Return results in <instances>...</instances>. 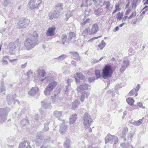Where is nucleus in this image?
<instances>
[{
  "label": "nucleus",
  "instance_id": "obj_63",
  "mask_svg": "<svg viewBox=\"0 0 148 148\" xmlns=\"http://www.w3.org/2000/svg\"><path fill=\"white\" fill-rule=\"evenodd\" d=\"M115 9L117 11H119L120 10V9L119 8V5L117 4L115 5Z\"/></svg>",
  "mask_w": 148,
  "mask_h": 148
},
{
  "label": "nucleus",
  "instance_id": "obj_22",
  "mask_svg": "<svg viewBox=\"0 0 148 148\" xmlns=\"http://www.w3.org/2000/svg\"><path fill=\"white\" fill-rule=\"evenodd\" d=\"M69 53L72 55L71 57L74 59L78 61L79 60V53L76 51H73L69 52Z\"/></svg>",
  "mask_w": 148,
  "mask_h": 148
},
{
  "label": "nucleus",
  "instance_id": "obj_40",
  "mask_svg": "<svg viewBox=\"0 0 148 148\" xmlns=\"http://www.w3.org/2000/svg\"><path fill=\"white\" fill-rule=\"evenodd\" d=\"M143 121V119H140L137 121H134L132 123V124L138 126L142 123Z\"/></svg>",
  "mask_w": 148,
  "mask_h": 148
},
{
  "label": "nucleus",
  "instance_id": "obj_59",
  "mask_svg": "<svg viewBox=\"0 0 148 148\" xmlns=\"http://www.w3.org/2000/svg\"><path fill=\"white\" fill-rule=\"evenodd\" d=\"M27 62H26L24 64H22L21 66V68L22 69L25 68L27 66Z\"/></svg>",
  "mask_w": 148,
  "mask_h": 148
},
{
  "label": "nucleus",
  "instance_id": "obj_13",
  "mask_svg": "<svg viewBox=\"0 0 148 148\" xmlns=\"http://www.w3.org/2000/svg\"><path fill=\"white\" fill-rule=\"evenodd\" d=\"M88 84H87L83 83L77 87V90L79 92H81L82 91L87 90L88 88Z\"/></svg>",
  "mask_w": 148,
  "mask_h": 148
},
{
  "label": "nucleus",
  "instance_id": "obj_31",
  "mask_svg": "<svg viewBox=\"0 0 148 148\" xmlns=\"http://www.w3.org/2000/svg\"><path fill=\"white\" fill-rule=\"evenodd\" d=\"M90 31L89 28V27H88L85 29V30L83 31L82 35L85 37L86 35L88 34H90Z\"/></svg>",
  "mask_w": 148,
  "mask_h": 148
},
{
  "label": "nucleus",
  "instance_id": "obj_62",
  "mask_svg": "<svg viewBox=\"0 0 148 148\" xmlns=\"http://www.w3.org/2000/svg\"><path fill=\"white\" fill-rule=\"evenodd\" d=\"M114 137H113V138H114ZM118 138L117 137V139L116 140V139H115L114 138H113L112 140V142H114V144H116L118 141Z\"/></svg>",
  "mask_w": 148,
  "mask_h": 148
},
{
  "label": "nucleus",
  "instance_id": "obj_37",
  "mask_svg": "<svg viewBox=\"0 0 148 148\" xmlns=\"http://www.w3.org/2000/svg\"><path fill=\"white\" fill-rule=\"evenodd\" d=\"M126 101L129 105L132 106L134 104V101L132 98L129 97L127 99Z\"/></svg>",
  "mask_w": 148,
  "mask_h": 148
},
{
  "label": "nucleus",
  "instance_id": "obj_53",
  "mask_svg": "<svg viewBox=\"0 0 148 148\" xmlns=\"http://www.w3.org/2000/svg\"><path fill=\"white\" fill-rule=\"evenodd\" d=\"M136 92L135 91L134 89H133L132 90H131L128 93V95L129 96H131L135 94Z\"/></svg>",
  "mask_w": 148,
  "mask_h": 148
},
{
  "label": "nucleus",
  "instance_id": "obj_33",
  "mask_svg": "<svg viewBox=\"0 0 148 148\" xmlns=\"http://www.w3.org/2000/svg\"><path fill=\"white\" fill-rule=\"evenodd\" d=\"M33 71L30 69L29 70L27 73V80H30L31 78L33 76Z\"/></svg>",
  "mask_w": 148,
  "mask_h": 148
},
{
  "label": "nucleus",
  "instance_id": "obj_24",
  "mask_svg": "<svg viewBox=\"0 0 148 148\" xmlns=\"http://www.w3.org/2000/svg\"><path fill=\"white\" fill-rule=\"evenodd\" d=\"M90 95L89 93L86 91L83 92L81 95L80 98L81 101L83 102L84 101L85 98H87Z\"/></svg>",
  "mask_w": 148,
  "mask_h": 148
},
{
  "label": "nucleus",
  "instance_id": "obj_56",
  "mask_svg": "<svg viewBox=\"0 0 148 148\" xmlns=\"http://www.w3.org/2000/svg\"><path fill=\"white\" fill-rule=\"evenodd\" d=\"M93 1L95 4L99 5L102 2V0H93Z\"/></svg>",
  "mask_w": 148,
  "mask_h": 148
},
{
  "label": "nucleus",
  "instance_id": "obj_5",
  "mask_svg": "<svg viewBox=\"0 0 148 148\" xmlns=\"http://www.w3.org/2000/svg\"><path fill=\"white\" fill-rule=\"evenodd\" d=\"M9 108H0V123H3L7 120L8 112L10 111Z\"/></svg>",
  "mask_w": 148,
  "mask_h": 148
},
{
  "label": "nucleus",
  "instance_id": "obj_2",
  "mask_svg": "<svg viewBox=\"0 0 148 148\" xmlns=\"http://www.w3.org/2000/svg\"><path fill=\"white\" fill-rule=\"evenodd\" d=\"M55 79V77L53 75H51L49 77H46L44 78L41 79L40 80L43 82L44 80L46 79L47 82L49 83V84L47 86L44 91L45 95H49L57 85V82L54 81Z\"/></svg>",
  "mask_w": 148,
  "mask_h": 148
},
{
  "label": "nucleus",
  "instance_id": "obj_64",
  "mask_svg": "<svg viewBox=\"0 0 148 148\" xmlns=\"http://www.w3.org/2000/svg\"><path fill=\"white\" fill-rule=\"evenodd\" d=\"M50 137H48L47 139H44V141L45 143H49V141L50 140Z\"/></svg>",
  "mask_w": 148,
  "mask_h": 148
},
{
  "label": "nucleus",
  "instance_id": "obj_28",
  "mask_svg": "<svg viewBox=\"0 0 148 148\" xmlns=\"http://www.w3.org/2000/svg\"><path fill=\"white\" fill-rule=\"evenodd\" d=\"M41 103L42 106L45 109H51L52 107L50 103H47L43 101H42Z\"/></svg>",
  "mask_w": 148,
  "mask_h": 148
},
{
  "label": "nucleus",
  "instance_id": "obj_6",
  "mask_svg": "<svg viewBox=\"0 0 148 148\" xmlns=\"http://www.w3.org/2000/svg\"><path fill=\"white\" fill-rule=\"evenodd\" d=\"M83 123L85 127H88L90 125L92 122L91 117L87 113H85L82 117Z\"/></svg>",
  "mask_w": 148,
  "mask_h": 148
},
{
  "label": "nucleus",
  "instance_id": "obj_38",
  "mask_svg": "<svg viewBox=\"0 0 148 148\" xmlns=\"http://www.w3.org/2000/svg\"><path fill=\"white\" fill-rule=\"evenodd\" d=\"M106 44V43L104 42L103 40H102L101 41V43L98 45V47L99 48L100 50H102L105 46Z\"/></svg>",
  "mask_w": 148,
  "mask_h": 148
},
{
  "label": "nucleus",
  "instance_id": "obj_12",
  "mask_svg": "<svg viewBox=\"0 0 148 148\" xmlns=\"http://www.w3.org/2000/svg\"><path fill=\"white\" fill-rule=\"evenodd\" d=\"M59 16V14L56 10H54L51 12L49 14V18L51 20L54 19L58 18Z\"/></svg>",
  "mask_w": 148,
  "mask_h": 148
},
{
  "label": "nucleus",
  "instance_id": "obj_9",
  "mask_svg": "<svg viewBox=\"0 0 148 148\" xmlns=\"http://www.w3.org/2000/svg\"><path fill=\"white\" fill-rule=\"evenodd\" d=\"M16 97V95L15 94L12 96L10 94L8 95L6 98V100L8 102V104L10 105L13 103L15 104L16 102L19 104V100H16L15 99Z\"/></svg>",
  "mask_w": 148,
  "mask_h": 148
},
{
  "label": "nucleus",
  "instance_id": "obj_4",
  "mask_svg": "<svg viewBox=\"0 0 148 148\" xmlns=\"http://www.w3.org/2000/svg\"><path fill=\"white\" fill-rule=\"evenodd\" d=\"M29 20L27 18H21L17 22L16 27L18 29L26 28L29 25Z\"/></svg>",
  "mask_w": 148,
  "mask_h": 148
},
{
  "label": "nucleus",
  "instance_id": "obj_49",
  "mask_svg": "<svg viewBox=\"0 0 148 148\" xmlns=\"http://www.w3.org/2000/svg\"><path fill=\"white\" fill-rule=\"evenodd\" d=\"M26 110V109L25 108H22L20 113L18 115V118H20V117L24 114L25 111Z\"/></svg>",
  "mask_w": 148,
  "mask_h": 148
},
{
  "label": "nucleus",
  "instance_id": "obj_34",
  "mask_svg": "<svg viewBox=\"0 0 148 148\" xmlns=\"http://www.w3.org/2000/svg\"><path fill=\"white\" fill-rule=\"evenodd\" d=\"M103 10L101 8H99L95 10L94 11L95 14L98 16H100L103 12Z\"/></svg>",
  "mask_w": 148,
  "mask_h": 148
},
{
  "label": "nucleus",
  "instance_id": "obj_8",
  "mask_svg": "<svg viewBox=\"0 0 148 148\" xmlns=\"http://www.w3.org/2000/svg\"><path fill=\"white\" fill-rule=\"evenodd\" d=\"M41 2L40 0H30L28 4V10H31L37 8Z\"/></svg>",
  "mask_w": 148,
  "mask_h": 148
},
{
  "label": "nucleus",
  "instance_id": "obj_26",
  "mask_svg": "<svg viewBox=\"0 0 148 148\" xmlns=\"http://www.w3.org/2000/svg\"><path fill=\"white\" fill-rule=\"evenodd\" d=\"M62 5V3H60L56 5L55 6L56 11L59 14L63 10Z\"/></svg>",
  "mask_w": 148,
  "mask_h": 148
},
{
  "label": "nucleus",
  "instance_id": "obj_41",
  "mask_svg": "<svg viewBox=\"0 0 148 148\" xmlns=\"http://www.w3.org/2000/svg\"><path fill=\"white\" fill-rule=\"evenodd\" d=\"M28 124V121L26 119H23L21 122V126L22 127L27 125Z\"/></svg>",
  "mask_w": 148,
  "mask_h": 148
},
{
  "label": "nucleus",
  "instance_id": "obj_52",
  "mask_svg": "<svg viewBox=\"0 0 148 148\" xmlns=\"http://www.w3.org/2000/svg\"><path fill=\"white\" fill-rule=\"evenodd\" d=\"M125 148H135L134 147H133V146L131 145L128 142L125 144Z\"/></svg>",
  "mask_w": 148,
  "mask_h": 148
},
{
  "label": "nucleus",
  "instance_id": "obj_50",
  "mask_svg": "<svg viewBox=\"0 0 148 148\" xmlns=\"http://www.w3.org/2000/svg\"><path fill=\"white\" fill-rule=\"evenodd\" d=\"M95 74L96 76L97 79L100 78L101 77L100 71L99 70H96L95 71Z\"/></svg>",
  "mask_w": 148,
  "mask_h": 148
},
{
  "label": "nucleus",
  "instance_id": "obj_58",
  "mask_svg": "<svg viewBox=\"0 0 148 148\" xmlns=\"http://www.w3.org/2000/svg\"><path fill=\"white\" fill-rule=\"evenodd\" d=\"M123 17V14L120 13V12H119L117 14V19L120 20Z\"/></svg>",
  "mask_w": 148,
  "mask_h": 148
},
{
  "label": "nucleus",
  "instance_id": "obj_16",
  "mask_svg": "<svg viewBox=\"0 0 148 148\" xmlns=\"http://www.w3.org/2000/svg\"><path fill=\"white\" fill-rule=\"evenodd\" d=\"M38 90L37 87H33L28 92V94L31 96L35 95L38 93Z\"/></svg>",
  "mask_w": 148,
  "mask_h": 148
},
{
  "label": "nucleus",
  "instance_id": "obj_54",
  "mask_svg": "<svg viewBox=\"0 0 148 148\" xmlns=\"http://www.w3.org/2000/svg\"><path fill=\"white\" fill-rule=\"evenodd\" d=\"M91 12V10L90 9L86 10L85 11V16H86L89 15V14Z\"/></svg>",
  "mask_w": 148,
  "mask_h": 148
},
{
  "label": "nucleus",
  "instance_id": "obj_46",
  "mask_svg": "<svg viewBox=\"0 0 148 148\" xmlns=\"http://www.w3.org/2000/svg\"><path fill=\"white\" fill-rule=\"evenodd\" d=\"M39 75L40 76L43 77L45 76L46 75V72L44 69L39 70Z\"/></svg>",
  "mask_w": 148,
  "mask_h": 148
},
{
  "label": "nucleus",
  "instance_id": "obj_10",
  "mask_svg": "<svg viewBox=\"0 0 148 148\" xmlns=\"http://www.w3.org/2000/svg\"><path fill=\"white\" fill-rule=\"evenodd\" d=\"M129 65V61L127 60H124L121 64V67L120 69L121 73L123 72Z\"/></svg>",
  "mask_w": 148,
  "mask_h": 148
},
{
  "label": "nucleus",
  "instance_id": "obj_51",
  "mask_svg": "<svg viewBox=\"0 0 148 148\" xmlns=\"http://www.w3.org/2000/svg\"><path fill=\"white\" fill-rule=\"evenodd\" d=\"M96 79H97V78L95 77H90L88 78V81L90 83H92Z\"/></svg>",
  "mask_w": 148,
  "mask_h": 148
},
{
  "label": "nucleus",
  "instance_id": "obj_25",
  "mask_svg": "<svg viewBox=\"0 0 148 148\" xmlns=\"http://www.w3.org/2000/svg\"><path fill=\"white\" fill-rule=\"evenodd\" d=\"M53 115L55 117L58 118L59 120H61V119L60 118V117L62 115V112L56 110L53 112Z\"/></svg>",
  "mask_w": 148,
  "mask_h": 148
},
{
  "label": "nucleus",
  "instance_id": "obj_42",
  "mask_svg": "<svg viewBox=\"0 0 148 148\" xmlns=\"http://www.w3.org/2000/svg\"><path fill=\"white\" fill-rule=\"evenodd\" d=\"M133 136V133L131 132L128 133L127 134L126 141H127L130 140V141H132V138Z\"/></svg>",
  "mask_w": 148,
  "mask_h": 148
},
{
  "label": "nucleus",
  "instance_id": "obj_43",
  "mask_svg": "<svg viewBox=\"0 0 148 148\" xmlns=\"http://www.w3.org/2000/svg\"><path fill=\"white\" fill-rule=\"evenodd\" d=\"M88 0H82V3L81 5V7H88Z\"/></svg>",
  "mask_w": 148,
  "mask_h": 148
},
{
  "label": "nucleus",
  "instance_id": "obj_11",
  "mask_svg": "<svg viewBox=\"0 0 148 148\" xmlns=\"http://www.w3.org/2000/svg\"><path fill=\"white\" fill-rule=\"evenodd\" d=\"M32 147L29 145V142L26 140L23 141L19 144L18 148H31Z\"/></svg>",
  "mask_w": 148,
  "mask_h": 148
},
{
  "label": "nucleus",
  "instance_id": "obj_18",
  "mask_svg": "<svg viewBox=\"0 0 148 148\" xmlns=\"http://www.w3.org/2000/svg\"><path fill=\"white\" fill-rule=\"evenodd\" d=\"M75 34L74 32H69L68 34L67 42H72V40H74L75 37Z\"/></svg>",
  "mask_w": 148,
  "mask_h": 148
},
{
  "label": "nucleus",
  "instance_id": "obj_7",
  "mask_svg": "<svg viewBox=\"0 0 148 148\" xmlns=\"http://www.w3.org/2000/svg\"><path fill=\"white\" fill-rule=\"evenodd\" d=\"M21 46V42L18 39H17L14 42H10L9 45L10 49L15 52L17 51H19Z\"/></svg>",
  "mask_w": 148,
  "mask_h": 148
},
{
  "label": "nucleus",
  "instance_id": "obj_39",
  "mask_svg": "<svg viewBox=\"0 0 148 148\" xmlns=\"http://www.w3.org/2000/svg\"><path fill=\"white\" fill-rule=\"evenodd\" d=\"M70 142V140L68 139H66L64 144V147L66 148H70L71 147L69 146Z\"/></svg>",
  "mask_w": 148,
  "mask_h": 148
},
{
  "label": "nucleus",
  "instance_id": "obj_19",
  "mask_svg": "<svg viewBox=\"0 0 148 148\" xmlns=\"http://www.w3.org/2000/svg\"><path fill=\"white\" fill-rule=\"evenodd\" d=\"M67 126L64 124L62 123L60 124L59 130L60 133L62 135L65 133L67 130Z\"/></svg>",
  "mask_w": 148,
  "mask_h": 148
},
{
  "label": "nucleus",
  "instance_id": "obj_29",
  "mask_svg": "<svg viewBox=\"0 0 148 148\" xmlns=\"http://www.w3.org/2000/svg\"><path fill=\"white\" fill-rule=\"evenodd\" d=\"M77 115L75 114L71 116L70 118V124H73L75 123L77 118Z\"/></svg>",
  "mask_w": 148,
  "mask_h": 148
},
{
  "label": "nucleus",
  "instance_id": "obj_57",
  "mask_svg": "<svg viewBox=\"0 0 148 148\" xmlns=\"http://www.w3.org/2000/svg\"><path fill=\"white\" fill-rule=\"evenodd\" d=\"M60 90L59 89L55 90L53 92V94L55 97H56L60 93Z\"/></svg>",
  "mask_w": 148,
  "mask_h": 148
},
{
  "label": "nucleus",
  "instance_id": "obj_60",
  "mask_svg": "<svg viewBox=\"0 0 148 148\" xmlns=\"http://www.w3.org/2000/svg\"><path fill=\"white\" fill-rule=\"evenodd\" d=\"M140 87V85L139 84H138L136 86V88H134V90H135V91H136V92H138Z\"/></svg>",
  "mask_w": 148,
  "mask_h": 148
},
{
  "label": "nucleus",
  "instance_id": "obj_17",
  "mask_svg": "<svg viewBox=\"0 0 148 148\" xmlns=\"http://www.w3.org/2000/svg\"><path fill=\"white\" fill-rule=\"evenodd\" d=\"M67 85L63 89V91L65 94H68L70 91L71 90L72 88L70 85L69 79H68L67 81Z\"/></svg>",
  "mask_w": 148,
  "mask_h": 148
},
{
  "label": "nucleus",
  "instance_id": "obj_20",
  "mask_svg": "<svg viewBox=\"0 0 148 148\" xmlns=\"http://www.w3.org/2000/svg\"><path fill=\"white\" fill-rule=\"evenodd\" d=\"M113 137L114 138L117 139V137L115 136H112L111 135L108 134L106 137L105 139V142L106 144L107 143L109 142H112V140L113 138Z\"/></svg>",
  "mask_w": 148,
  "mask_h": 148
},
{
  "label": "nucleus",
  "instance_id": "obj_32",
  "mask_svg": "<svg viewBox=\"0 0 148 148\" xmlns=\"http://www.w3.org/2000/svg\"><path fill=\"white\" fill-rule=\"evenodd\" d=\"M67 36L66 34H63L61 36V40L62 41V43L63 45H64L66 41V40H67Z\"/></svg>",
  "mask_w": 148,
  "mask_h": 148
},
{
  "label": "nucleus",
  "instance_id": "obj_1",
  "mask_svg": "<svg viewBox=\"0 0 148 148\" xmlns=\"http://www.w3.org/2000/svg\"><path fill=\"white\" fill-rule=\"evenodd\" d=\"M38 36L35 32L29 37L26 38L24 42V46L26 49L29 50L38 44Z\"/></svg>",
  "mask_w": 148,
  "mask_h": 148
},
{
  "label": "nucleus",
  "instance_id": "obj_23",
  "mask_svg": "<svg viewBox=\"0 0 148 148\" xmlns=\"http://www.w3.org/2000/svg\"><path fill=\"white\" fill-rule=\"evenodd\" d=\"M128 132V128L127 127H125L123 128V129L122 134L121 135V138L123 139L125 141H126V138L125 137L126 134Z\"/></svg>",
  "mask_w": 148,
  "mask_h": 148
},
{
  "label": "nucleus",
  "instance_id": "obj_61",
  "mask_svg": "<svg viewBox=\"0 0 148 148\" xmlns=\"http://www.w3.org/2000/svg\"><path fill=\"white\" fill-rule=\"evenodd\" d=\"M131 7H129L128 8V9L126 11V12L125 13L126 15H127L130 13V11H131Z\"/></svg>",
  "mask_w": 148,
  "mask_h": 148
},
{
  "label": "nucleus",
  "instance_id": "obj_27",
  "mask_svg": "<svg viewBox=\"0 0 148 148\" xmlns=\"http://www.w3.org/2000/svg\"><path fill=\"white\" fill-rule=\"evenodd\" d=\"M67 57L66 55L62 54L57 58H54L53 60H55V62H58L59 61H61L64 60Z\"/></svg>",
  "mask_w": 148,
  "mask_h": 148
},
{
  "label": "nucleus",
  "instance_id": "obj_36",
  "mask_svg": "<svg viewBox=\"0 0 148 148\" xmlns=\"http://www.w3.org/2000/svg\"><path fill=\"white\" fill-rule=\"evenodd\" d=\"M90 21V19L89 18H87L86 19H85V18H84L83 20V21L80 23V24L82 26L84 25L89 23Z\"/></svg>",
  "mask_w": 148,
  "mask_h": 148
},
{
  "label": "nucleus",
  "instance_id": "obj_48",
  "mask_svg": "<svg viewBox=\"0 0 148 148\" xmlns=\"http://www.w3.org/2000/svg\"><path fill=\"white\" fill-rule=\"evenodd\" d=\"M11 3L10 0H4L2 3V5L4 7H6Z\"/></svg>",
  "mask_w": 148,
  "mask_h": 148
},
{
  "label": "nucleus",
  "instance_id": "obj_55",
  "mask_svg": "<svg viewBox=\"0 0 148 148\" xmlns=\"http://www.w3.org/2000/svg\"><path fill=\"white\" fill-rule=\"evenodd\" d=\"M136 15V12L135 11H134L128 17V18L129 19H130L132 18L133 17H134Z\"/></svg>",
  "mask_w": 148,
  "mask_h": 148
},
{
  "label": "nucleus",
  "instance_id": "obj_14",
  "mask_svg": "<svg viewBox=\"0 0 148 148\" xmlns=\"http://www.w3.org/2000/svg\"><path fill=\"white\" fill-rule=\"evenodd\" d=\"M44 138V136L40 134H39L37 135L35 140V142L37 145L39 146L41 144Z\"/></svg>",
  "mask_w": 148,
  "mask_h": 148
},
{
  "label": "nucleus",
  "instance_id": "obj_15",
  "mask_svg": "<svg viewBox=\"0 0 148 148\" xmlns=\"http://www.w3.org/2000/svg\"><path fill=\"white\" fill-rule=\"evenodd\" d=\"M55 29L56 28L54 26L49 28L46 32V34L50 36H54Z\"/></svg>",
  "mask_w": 148,
  "mask_h": 148
},
{
  "label": "nucleus",
  "instance_id": "obj_30",
  "mask_svg": "<svg viewBox=\"0 0 148 148\" xmlns=\"http://www.w3.org/2000/svg\"><path fill=\"white\" fill-rule=\"evenodd\" d=\"M79 104V102L77 100H75L72 103V109L73 110H75L78 108Z\"/></svg>",
  "mask_w": 148,
  "mask_h": 148
},
{
  "label": "nucleus",
  "instance_id": "obj_47",
  "mask_svg": "<svg viewBox=\"0 0 148 148\" xmlns=\"http://www.w3.org/2000/svg\"><path fill=\"white\" fill-rule=\"evenodd\" d=\"M76 75L79 80L84 79L85 78V77L81 73H76Z\"/></svg>",
  "mask_w": 148,
  "mask_h": 148
},
{
  "label": "nucleus",
  "instance_id": "obj_44",
  "mask_svg": "<svg viewBox=\"0 0 148 148\" xmlns=\"http://www.w3.org/2000/svg\"><path fill=\"white\" fill-rule=\"evenodd\" d=\"M110 4V2L108 1H104L103 2V4L102 5H101V7H103L106 5V8L107 9H108L109 8Z\"/></svg>",
  "mask_w": 148,
  "mask_h": 148
},
{
  "label": "nucleus",
  "instance_id": "obj_45",
  "mask_svg": "<svg viewBox=\"0 0 148 148\" xmlns=\"http://www.w3.org/2000/svg\"><path fill=\"white\" fill-rule=\"evenodd\" d=\"M49 122H47L44 123V127L42 130V132H45L48 131L49 129V128L48 127V125H49Z\"/></svg>",
  "mask_w": 148,
  "mask_h": 148
},
{
  "label": "nucleus",
  "instance_id": "obj_3",
  "mask_svg": "<svg viewBox=\"0 0 148 148\" xmlns=\"http://www.w3.org/2000/svg\"><path fill=\"white\" fill-rule=\"evenodd\" d=\"M112 73V66L109 65H106L102 70V77L104 79H106L110 77Z\"/></svg>",
  "mask_w": 148,
  "mask_h": 148
},
{
  "label": "nucleus",
  "instance_id": "obj_35",
  "mask_svg": "<svg viewBox=\"0 0 148 148\" xmlns=\"http://www.w3.org/2000/svg\"><path fill=\"white\" fill-rule=\"evenodd\" d=\"M138 1L136 0H133V1L132 2L131 5L132 8L135 9L138 5Z\"/></svg>",
  "mask_w": 148,
  "mask_h": 148
},
{
  "label": "nucleus",
  "instance_id": "obj_21",
  "mask_svg": "<svg viewBox=\"0 0 148 148\" xmlns=\"http://www.w3.org/2000/svg\"><path fill=\"white\" fill-rule=\"evenodd\" d=\"M99 29V27L97 24L95 23L93 25L91 29L90 34H95Z\"/></svg>",
  "mask_w": 148,
  "mask_h": 148
}]
</instances>
